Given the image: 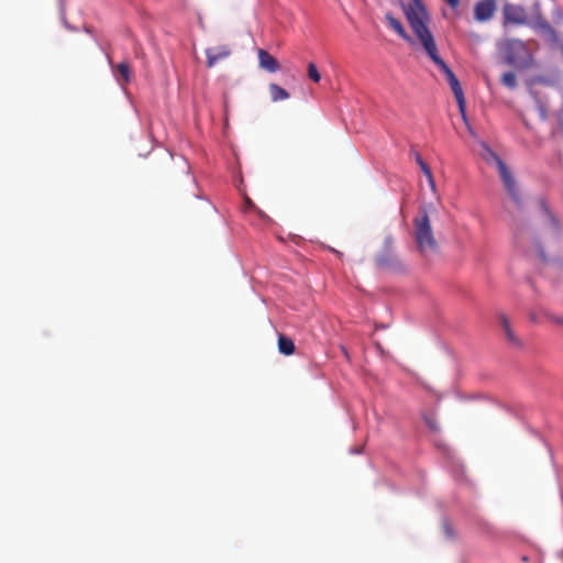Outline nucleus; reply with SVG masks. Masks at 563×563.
Instances as JSON below:
<instances>
[{"mask_svg":"<svg viewBox=\"0 0 563 563\" xmlns=\"http://www.w3.org/2000/svg\"><path fill=\"white\" fill-rule=\"evenodd\" d=\"M494 157L504 186L511 198L508 212L511 216V228L516 246L523 253L540 260V272L547 277L563 274V258H547L543 243L558 238L560 227L553 214L544 206L534 212L526 213L522 210L519 189L510 170L503 159L495 153Z\"/></svg>","mask_w":563,"mask_h":563,"instance_id":"obj_1","label":"nucleus"},{"mask_svg":"<svg viewBox=\"0 0 563 563\" xmlns=\"http://www.w3.org/2000/svg\"><path fill=\"white\" fill-rule=\"evenodd\" d=\"M418 41L421 44L422 48L424 49L426 54L429 56V58L443 71V74L448 80V84L450 85L451 90L455 97L462 119L466 124H468L467 117H466V101H465L462 86H461L457 77L451 70V68L440 57L439 52H438V46H437V43L434 41L432 33L418 38Z\"/></svg>","mask_w":563,"mask_h":563,"instance_id":"obj_2","label":"nucleus"},{"mask_svg":"<svg viewBox=\"0 0 563 563\" xmlns=\"http://www.w3.org/2000/svg\"><path fill=\"white\" fill-rule=\"evenodd\" d=\"M413 229L418 250L422 254L438 252L439 245L426 208H420L419 214L413 219Z\"/></svg>","mask_w":563,"mask_h":563,"instance_id":"obj_3","label":"nucleus"},{"mask_svg":"<svg viewBox=\"0 0 563 563\" xmlns=\"http://www.w3.org/2000/svg\"><path fill=\"white\" fill-rule=\"evenodd\" d=\"M507 64L516 67H527L531 62L529 48L519 38H506L498 45Z\"/></svg>","mask_w":563,"mask_h":563,"instance_id":"obj_4","label":"nucleus"},{"mask_svg":"<svg viewBox=\"0 0 563 563\" xmlns=\"http://www.w3.org/2000/svg\"><path fill=\"white\" fill-rule=\"evenodd\" d=\"M404 13L417 38L431 33L427 25L429 16L421 0H411V3L404 5Z\"/></svg>","mask_w":563,"mask_h":563,"instance_id":"obj_5","label":"nucleus"},{"mask_svg":"<svg viewBox=\"0 0 563 563\" xmlns=\"http://www.w3.org/2000/svg\"><path fill=\"white\" fill-rule=\"evenodd\" d=\"M528 23L525 8L519 4L506 3L503 8V25H523Z\"/></svg>","mask_w":563,"mask_h":563,"instance_id":"obj_6","label":"nucleus"},{"mask_svg":"<svg viewBox=\"0 0 563 563\" xmlns=\"http://www.w3.org/2000/svg\"><path fill=\"white\" fill-rule=\"evenodd\" d=\"M496 11V0H481L474 7V18L478 22L489 21Z\"/></svg>","mask_w":563,"mask_h":563,"instance_id":"obj_7","label":"nucleus"},{"mask_svg":"<svg viewBox=\"0 0 563 563\" xmlns=\"http://www.w3.org/2000/svg\"><path fill=\"white\" fill-rule=\"evenodd\" d=\"M206 55L207 66L212 68L219 60L228 58L231 55V49L228 45H219L207 48Z\"/></svg>","mask_w":563,"mask_h":563,"instance_id":"obj_8","label":"nucleus"},{"mask_svg":"<svg viewBox=\"0 0 563 563\" xmlns=\"http://www.w3.org/2000/svg\"><path fill=\"white\" fill-rule=\"evenodd\" d=\"M376 263L379 267L386 269L398 271L402 268L401 262L394 251H383V253L377 256Z\"/></svg>","mask_w":563,"mask_h":563,"instance_id":"obj_9","label":"nucleus"},{"mask_svg":"<svg viewBox=\"0 0 563 563\" xmlns=\"http://www.w3.org/2000/svg\"><path fill=\"white\" fill-rule=\"evenodd\" d=\"M257 57L260 67L267 70L268 73H276L280 69V65L277 59L267 51L260 48L257 51Z\"/></svg>","mask_w":563,"mask_h":563,"instance_id":"obj_10","label":"nucleus"},{"mask_svg":"<svg viewBox=\"0 0 563 563\" xmlns=\"http://www.w3.org/2000/svg\"><path fill=\"white\" fill-rule=\"evenodd\" d=\"M385 20L388 23L389 27L393 29L401 38L407 41L408 43H413L411 36L408 35L401 22L396 19L390 12L385 14Z\"/></svg>","mask_w":563,"mask_h":563,"instance_id":"obj_11","label":"nucleus"},{"mask_svg":"<svg viewBox=\"0 0 563 563\" xmlns=\"http://www.w3.org/2000/svg\"><path fill=\"white\" fill-rule=\"evenodd\" d=\"M117 80L120 85H126L131 80V67L128 63H119L115 67H112Z\"/></svg>","mask_w":563,"mask_h":563,"instance_id":"obj_12","label":"nucleus"},{"mask_svg":"<svg viewBox=\"0 0 563 563\" xmlns=\"http://www.w3.org/2000/svg\"><path fill=\"white\" fill-rule=\"evenodd\" d=\"M268 90L271 95V100L273 102L287 100L289 98V93L287 92V90L278 86L277 84H269Z\"/></svg>","mask_w":563,"mask_h":563,"instance_id":"obj_13","label":"nucleus"},{"mask_svg":"<svg viewBox=\"0 0 563 563\" xmlns=\"http://www.w3.org/2000/svg\"><path fill=\"white\" fill-rule=\"evenodd\" d=\"M278 350L284 355H291L295 352V343L290 338L280 334L278 336Z\"/></svg>","mask_w":563,"mask_h":563,"instance_id":"obj_14","label":"nucleus"},{"mask_svg":"<svg viewBox=\"0 0 563 563\" xmlns=\"http://www.w3.org/2000/svg\"><path fill=\"white\" fill-rule=\"evenodd\" d=\"M501 82L508 88H515L517 86V77L511 71L505 73L501 76Z\"/></svg>","mask_w":563,"mask_h":563,"instance_id":"obj_15","label":"nucleus"},{"mask_svg":"<svg viewBox=\"0 0 563 563\" xmlns=\"http://www.w3.org/2000/svg\"><path fill=\"white\" fill-rule=\"evenodd\" d=\"M505 332V335L507 338V340L516 345V346H520L521 345V342L520 340L516 336L515 332L512 331L511 327L510 325H507V329L504 330Z\"/></svg>","mask_w":563,"mask_h":563,"instance_id":"obj_16","label":"nucleus"},{"mask_svg":"<svg viewBox=\"0 0 563 563\" xmlns=\"http://www.w3.org/2000/svg\"><path fill=\"white\" fill-rule=\"evenodd\" d=\"M308 77L314 82H319L321 79L317 66L313 63L308 64Z\"/></svg>","mask_w":563,"mask_h":563,"instance_id":"obj_17","label":"nucleus"},{"mask_svg":"<svg viewBox=\"0 0 563 563\" xmlns=\"http://www.w3.org/2000/svg\"><path fill=\"white\" fill-rule=\"evenodd\" d=\"M420 168H421V172L427 177L428 183H429L431 189L434 190L435 189V183H434V179H433V176H432L430 167L427 164H422V166H420Z\"/></svg>","mask_w":563,"mask_h":563,"instance_id":"obj_18","label":"nucleus"},{"mask_svg":"<svg viewBox=\"0 0 563 563\" xmlns=\"http://www.w3.org/2000/svg\"><path fill=\"white\" fill-rule=\"evenodd\" d=\"M424 421H426L427 426L429 427V429H430L431 431L435 432V431H438V430H439V426H438V423H437V421H435V419H434V418H432V417H426V418H424Z\"/></svg>","mask_w":563,"mask_h":563,"instance_id":"obj_19","label":"nucleus"},{"mask_svg":"<svg viewBox=\"0 0 563 563\" xmlns=\"http://www.w3.org/2000/svg\"><path fill=\"white\" fill-rule=\"evenodd\" d=\"M545 316L551 322L559 324V325H563V317H559V316H554V314H550V313H547Z\"/></svg>","mask_w":563,"mask_h":563,"instance_id":"obj_20","label":"nucleus"},{"mask_svg":"<svg viewBox=\"0 0 563 563\" xmlns=\"http://www.w3.org/2000/svg\"><path fill=\"white\" fill-rule=\"evenodd\" d=\"M498 321L504 330L507 329V325H510L509 319L504 313L498 314Z\"/></svg>","mask_w":563,"mask_h":563,"instance_id":"obj_21","label":"nucleus"},{"mask_svg":"<svg viewBox=\"0 0 563 563\" xmlns=\"http://www.w3.org/2000/svg\"><path fill=\"white\" fill-rule=\"evenodd\" d=\"M394 239L393 236H386L384 240V251H393Z\"/></svg>","mask_w":563,"mask_h":563,"instance_id":"obj_22","label":"nucleus"},{"mask_svg":"<svg viewBox=\"0 0 563 563\" xmlns=\"http://www.w3.org/2000/svg\"><path fill=\"white\" fill-rule=\"evenodd\" d=\"M558 124H559V129L563 135V108L559 111V114H558Z\"/></svg>","mask_w":563,"mask_h":563,"instance_id":"obj_23","label":"nucleus"},{"mask_svg":"<svg viewBox=\"0 0 563 563\" xmlns=\"http://www.w3.org/2000/svg\"><path fill=\"white\" fill-rule=\"evenodd\" d=\"M451 8H456L460 4V0H445Z\"/></svg>","mask_w":563,"mask_h":563,"instance_id":"obj_24","label":"nucleus"},{"mask_svg":"<svg viewBox=\"0 0 563 563\" xmlns=\"http://www.w3.org/2000/svg\"><path fill=\"white\" fill-rule=\"evenodd\" d=\"M415 157H416V162L419 166H422V164H426L424 161L422 159V157L420 156V154L416 153Z\"/></svg>","mask_w":563,"mask_h":563,"instance_id":"obj_25","label":"nucleus"}]
</instances>
